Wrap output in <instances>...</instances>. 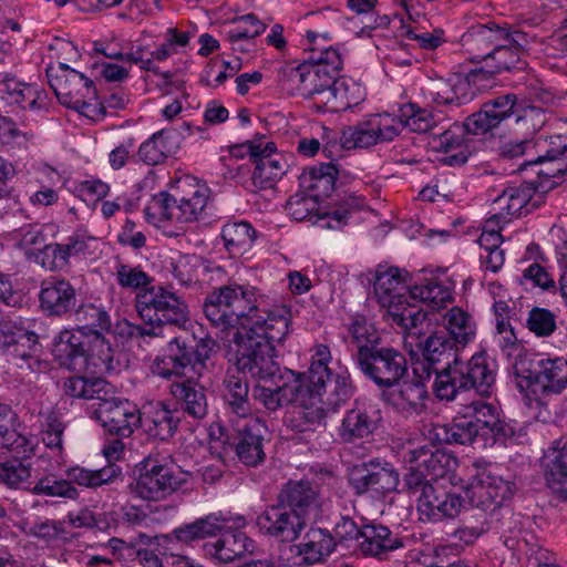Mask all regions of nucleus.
Here are the masks:
<instances>
[{
	"mask_svg": "<svg viewBox=\"0 0 567 567\" xmlns=\"http://www.w3.org/2000/svg\"><path fill=\"white\" fill-rule=\"evenodd\" d=\"M110 384L101 378L87 379L75 375L64 382V391L68 395L93 402H97L103 394H110Z\"/></svg>",
	"mask_w": 567,
	"mask_h": 567,
	"instance_id": "obj_55",
	"label": "nucleus"
},
{
	"mask_svg": "<svg viewBox=\"0 0 567 567\" xmlns=\"http://www.w3.org/2000/svg\"><path fill=\"white\" fill-rule=\"evenodd\" d=\"M311 55L305 61V93L303 97H315L316 94L328 84L332 78L338 76L342 68V59L337 49L327 48L316 51L310 48Z\"/></svg>",
	"mask_w": 567,
	"mask_h": 567,
	"instance_id": "obj_19",
	"label": "nucleus"
},
{
	"mask_svg": "<svg viewBox=\"0 0 567 567\" xmlns=\"http://www.w3.org/2000/svg\"><path fill=\"white\" fill-rule=\"evenodd\" d=\"M6 326H9V332L1 336L0 347L12 360L21 362H16L21 370L34 371V367L40 364L35 357L39 346L37 333L23 327L21 321L7 320Z\"/></svg>",
	"mask_w": 567,
	"mask_h": 567,
	"instance_id": "obj_25",
	"label": "nucleus"
},
{
	"mask_svg": "<svg viewBox=\"0 0 567 567\" xmlns=\"http://www.w3.org/2000/svg\"><path fill=\"white\" fill-rule=\"evenodd\" d=\"M28 535L47 545H56L71 539V534L64 522L49 518L33 522L29 527Z\"/></svg>",
	"mask_w": 567,
	"mask_h": 567,
	"instance_id": "obj_58",
	"label": "nucleus"
},
{
	"mask_svg": "<svg viewBox=\"0 0 567 567\" xmlns=\"http://www.w3.org/2000/svg\"><path fill=\"white\" fill-rule=\"evenodd\" d=\"M399 112L403 127H409L412 132L426 133L435 126L432 112L426 109H421L414 103L402 105Z\"/></svg>",
	"mask_w": 567,
	"mask_h": 567,
	"instance_id": "obj_61",
	"label": "nucleus"
},
{
	"mask_svg": "<svg viewBox=\"0 0 567 567\" xmlns=\"http://www.w3.org/2000/svg\"><path fill=\"white\" fill-rule=\"evenodd\" d=\"M234 23L235 27L227 32V40L230 44L251 40L264 33L267 28L254 13L237 17L234 19Z\"/></svg>",
	"mask_w": 567,
	"mask_h": 567,
	"instance_id": "obj_62",
	"label": "nucleus"
},
{
	"mask_svg": "<svg viewBox=\"0 0 567 567\" xmlns=\"http://www.w3.org/2000/svg\"><path fill=\"white\" fill-rule=\"evenodd\" d=\"M266 424L258 417L247 421L238 430L236 455L247 466H257L265 460L264 441Z\"/></svg>",
	"mask_w": 567,
	"mask_h": 567,
	"instance_id": "obj_33",
	"label": "nucleus"
},
{
	"mask_svg": "<svg viewBox=\"0 0 567 567\" xmlns=\"http://www.w3.org/2000/svg\"><path fill=\"white\" fill-rule=\"evenodd\" d=\"M331 533L323 528H310L302 540L296 545L297 555L307 566L321 564L328 559L336 548Z\"/></svg>",
	"mask_w": 567,
	"mask_h": 567,
	"instance_id": "obj_39",
	"label": "nucleus"
},
{
	"mask_svg": "<svg viewBox=\"0 0 567 567\" xmlns=\"http://www.w3.org/2000/svg\"><path fill=\"white\" fill-rule=\"evenodd\" d=\"M542 355L535 354L524 348H519L512 363L513 373L520 391L535 389L538 374V359Z\"/></svg>",
	"mask_w": 567,
	"mask_h": 567,
	"instance_id": "obj_54",
	"label": "nucleus"
},
{
	"mask_svg": "<svg viewBox=\"0 0 567 567\" xmlns=\"http://www.w3.org/2000/svg\"><path fill=\"white\" fill-rule=\"evenodd\" d=\"M76 290L63 278L51 277L41 282L39 303L48 317H62L76 306Z\"/></svg>",
	"mask_w": 567,
	"mask_h": 567,
	"instance_id": "obj_28",
	"label": "nucleus"
},
{
	"mask_svg": "<svg viewBox=\"0 0 567 567\" xmlns=\"http://www.w3.org/2000/svg\"><path fill=\"white\" fill-rule=\"evenodd\" d=\"M209 188L195 178L178 181L176 193L161 192L153 196L144 213L147 221L157 226L162 221L185 224L195 221L206 207Z\"/></svg>",
	"mask_w": 567,
	"mask_h": 567,
	"instance_id": "obj_6",
	"label": "nucleus"
},
{
	"mask_svg": "<svg viewBox=\"0 0 567 567\" xmlns=\"http://www.w3.org/2000/svg\"><path fill=\"white\" fill-rule=\"evenodd\" d=\"M91 417L99 421L105 432L120 437H130L142 423V414L134 404L109 394L91 404Z\"/></svg>",
	"mask_w": 567,
	"mask_h": 567,
	"instance_id": "obj_16",
	"label": "nucleus"
},
{
	"mask_svg": "<svg viewBox=\"0 0 567 567\" xmlns=\"http://www.w3.org/2000/svg\"><path fill=\"white\" fill-rule=\"evenodd\" d=\"M516 491L513 481L505 480L491 472L480 473L467 491L474 506L485 512H494L509 499Z\"/></svg>",
	"mask_w": 567,
	"mask_h": 567,
	"instance_id": "obj_21",
	"label": "nucleus"
},
{
	"mask_svg": "<svg viewBox=\"0 0 567 567\" xmlns=\"http://www.w3.org/2000/svg\"><path fill=\"white\" fill-rule=\"evenodd\" d=\"M433 373V393L441 401H453L470 390L489 396L495 385V372L484 353H476L466 362L435 368Z\"/></svg>",
	"mask_w": 567,
	"mask_h": 567,
	"instance_id": "obj_5",
	"label": "nucleus"
},
{
	"mask_svg": "<svg viewBox=\"0 0 567 567\" xmlns=\"http://www.w3.org/2000/svg\"><path fill=\"white\" fill-rule=\"evenodd\" d=\"M476 82L474 79H470V73L466 78H455L454 80L439 79L431 83L429 94L437 105L458 107L475 97L472 83Z\"/></svg>",
	"mask_w": 567,
	"mask_h": 567,
	"instance_id": "obj_35",
	"label": "nucleus"
},
{
	"mask_svg": "<svg viewBox=\"0 0 567 567\" xmlns=\"http://www.w3.org/2000/svg\"><path fill=\"white\" fill-rule=\"evenodd\" d=\"M317 492L308 481H289L277 495V503L306 519L316 505Z\"/></svg>",
	"mask_w": 567,
	"mask_h": 567,
	"instance_id": "obj_40",
	"label": "nucleus"
},
{
	"mask_svg": "<svg viewBox=\"0 0 567 567\" xmlns=\"http://www.w3.org/2000/svg\"><path fill=\"white\" fill-rule=\"evenodd\" d=\"M280 381L281 383L275 388L264 385L254 388L252 395L255 400L269 412H275L293 402H305V393H309V390L302 383V379L291 370L280 375Z\"/></svg>",
	"mask_w": 567,
	"mask_h": 567,
	"instance_id": "obj_26",
	"label": "nucleus"
},
{
	"mask_svg": "<svg viewBox=\"0 0 567 567\" xmlns=\"http://www.w3.org/2000/svg\"><path fill=\"white\" fill-rule=\"evenodd\" d=\"M517 96L513 93L497 96L485 102L481 110L471 114L464 122V128L473 135L485 134L501 125L502 122L516 116L514 132L523 138H535L536 133L546 122L545 113L535 106L516 109Z\"/></svg>",
	"mask_w": 567,
	"mask_h": 567,
	"instance_id": "obj_4",
	"label": "nucleus"
},
{
	"mask_svg": "<svg viewBox=\"0 0 567 567\" xmlns=\"http://www.w3.org/2000/svg\"><path fill=\"white\" fill-rule=\"evenodd\" d=\"M74 320L78 322V329L72 332H82L92 334L107 332L111 329V318L109 312L102 306L94 303H82L74 311Z\"/></svg>",
	"mask_w": 567,
	"mask_h": 567,
	"instance_id": "obj_48",
	"label": "nucleus"
},
{
	"mask_svg": "<svg viewBox=\"0 0 567 567\" xmlns=\"http://www.w3.org/2000/svg\"><path fill=\"white\" fill-rule=\"evenodd\" d=\"M240 373L238 370L235 373H227L223 382V398L235 414L246 416L251 411L248 399L249 386Z\"/></svg>",
	"mask_w": 567,
	"mask_h": 567,
	"instance_id": "obj_47",
	"label": "nucleus"
},
{
	"mask_svg": "<svg viewBox=\"0 0 567 567\" xmlns=\"http://www.w3.org/2000/svg\"><path fill=\"white\" fill-rule=\"evenodd\" d=\"M403 481L408 492L416 496L420 520L439 523L460 515L465 499L444 483H422L417 473H406Z\"/></svg>",
	"mask_w": 567,
	"mask_h": 567,
	"instance_id": "obj_8",
	"label": "nucleus"
},
{
	"mask_svg": "<svg viewBox=\"0 0 567 567\" xmlns=\"http://www.w3.org/2000/svg\"><path fill=\"white\" fill-rule=\"evenodd\" d=\"M413 373L415 378L401 385L394 401L398 409L408 412H419L423 408L427 398L425 381L431 379L425 364L421 365V372L419 367H413Z\"/></svg>",
	"mask_w": 567,
	"mask_h": 567,
	"instance_id": "obj_42",
	"label": "nucleus"
},
{
	"mask_svg": "<svg viewBox=\"0 0 567 567\" xmlns=\"http://www.w3.org/2000/svg\"><path fill=\"white\" fill-rule=\"evenodd\" d=\"M171 55H173V53L165 43H162L152 51H150L147 47L138 45L135 50L126 53V60L130 63L138 64L142 70L153 72L164 80L169 81L173 78V73L169 71L161 72L156 62H163Z\"/></svg>",
	"mask_w": 567,
	"mask_h": 567,
	"instance_id": "obj_53",
	"label": "nucleus"
},
{
	"mask_svg": "<svg viewBox=\"0 0 567 567\" xmlns=\"http://www.w3.org/2000/svg\"><path fill=\"white\" fill-rule=\"evenodd\" d=\"M305 394V402H296L298 405L291 419V426L298 432L315 430L326 417L324 395L327 390L320 391L318 394L313 391Z\"/></svg>",
	"mask_w": 567,
	"mask_h": 567,
	"instance_id": "obj_41",
	"label": "nucleus"
},
{
	"mask_svg": "<svg viewBox=\"0 0 567 567\" xmlns=\"http://www.w3.org/2000/svg\"><path fill=\"white\" fill-rule=\"evenodd\" d=\"M207 320L223 331L236 329V365L254 379L268 380L279 371L275 344L289 333L291 311L286 306L266 307L262 295L248 285L229 284L214 289L204 300Z\"/></svg>",
	"mask_w": 567,
	"mask_h": 567,
	"instance_id": "obj_1",
	"label": "nucleus"
},
{
	"mask_svg": "<svg viewBox=\"0 0 567 567\" xmlns=\"http://www.w3.org/2000/svg\"><path fill=\"white\" fill-rule=\"evenodd\" d=\"M112 352L103 332L83 334L66 330L60 333L53 348V355L60 365L73 371L85 369L90 359L104 364L111 362Z\"/></svg>",
	"mask_w": 567,
	"mask_h": 567,
	"instance_id": "obj_9",
	"label": "nucleus"
},
{
	"mask_svg": "<svg viewBox=\"0 0 567 567\" xmlns=\"http://www.w3.org/2000/svg\"><path fill=\"white\" fill-rule=\"evenodd\" d=\"M507 38L508 41L498 43L497 48H494L481 68L470 72V79H474V81L488 80L495 74L517 66L520 61L519 51L527 43L526 34L511 28Z\"/></svg>",
	"mask_w": 567,
	"mask_h": 567,
	"instance_id": "obj_22",
	"label": "nucleus"
},
{
	"mask_svg": "<svg viewBox=\"0 0 567 567\" xmlns=\"http://www.w3.org/2000/svg\"><path fill=\"white\" fill-rule=\"evenodd\" d=\"M172 393L182 401L183 411L195 420L207 414V399L203 386L192 384V381L173 386Z\"/></svg>",
	"mask_w": 567,
	"mask_h": 567,
	"instance_id": "obj_51",
	"label": "nucleus"
},
{
	"mask_svg": "<svg viewBox=\"0 0 567 567\" xmlns=\"http://www.w3.org/2000/svg\"><path fill=\"white\" fill-rule=\"evenodd\" d=\"M18 415L8 404L0 403V447L25 452L28 440L18 430Z\"/></svg>",
	"mask_w": 567,
	"mask_h": 567,
	"instance_id": "obj_52",
	"label": "nucleus"
},
{
	"mask_svg": "<svg viewBox=\"0 0 567 567\" xmlns=\"http://www.w3.org/2000/svg\"><path fill=\"white\" fill-rule=\"evenodd\" d=\"M358 547L363 556L384 560L389 559L393 551L405 547V542L384 525L368 524L362 526Z\"/></svg>",
	"mask_w": 567,
	"mask_h": 567,
	"instance_id": "obj_30",
	"label": "nucleus"
},
{
	"mask_svg": "<svg viewBox=\"0 0 567 567\" xmlns=\"http://www.w3.org/2000/svg\"><path fill=\"white\" fill-rule=\"evenodd\" d=\"M141 414L140 426L150 439L158 441L169 440L176 433L181 422V411L169 408L164 402L145 405Z\"/></svg>",
	"mask_w": 567,
	"mask_h": 567,
	"instance_id": "obj_31",
	"label": "nucleus"
},
{
	"mask_svg": "<svg viewBox=\"0 0 567 567\" xmlns=\"http://www.w3.org/2000/svg\"><path fill=\"white\" fill-rule=\"evenodd\" d=\"M403 130L401 114L390 113L370 115L367 121L348 126L341 133V144L344 148H364L378 143L393 141Z\"/></svg>",
	"mask_w": 567,
	"mask_h": 567,
	"instance_id": "obj_15",
	"label": "nucleus"
},
{
	"mask_svg": "<svg viewBox=\"0 0 567 567\" xmlns=\"http://www.w3.org/2000/svg\"><path fill=\"white\" fill-rule=\"evenodd\" d=\"M358 369L379 388H392L408 372L405 357L389 347L362 346L352 354Z\"/></svg>",
	"mask_w": 567,
	"mask_h": 567,
	"instance_id": "obj_13",
	"label": "nucleus"
},
{
	"mask_svg": "<svg viewBox=\"0 0 567 567\" xmlns=\"http://www.w3.org/2000/svg\"><path fill=\"white\" fill-rule=\"evenodd\" d=\"M178 134L175 130H161L143 142L138 148V157L147 165L162 164L178 147Z\"/></svg>",
	"mask_w": 567,
	"mask_h": 567,
	"instance_id": "obj_43",
	"label": "nucleus"
},
{
	"mask_svg": "<svg viewBox=\"0 0 567 567\" xmlns=\"http://www.w3.org/2000/svg\"><path fill=\"white\" fill-rule=\"evenodd\" d=\"M537 154L535 174L538 189L547 193L558 185L567 186V136L534 138Z\"/></svg>",
	"mask_w": 567,
	"mask_h": 567,
	"instance_id": "obj_14",
	"label": "nucleus"
},
{
	"mask_svg": "<svg viewBox=\"0 0 567 567\" xmlns=\"http://www.w3.org/2000/svg\"><path fill=\"white\" fill-rule=\"evenodd\" d=\"M399 483V473L394 466L379 460L355 467L350 477V484L359 495L369 491L384 495L394 492Z\"/></svg>",
	"mask_w": 567,
	"mask_h": 567,
	"instance_id": "obj_23",
	"label": "nucleus"
},
{
	"mask_svg": "<svg viewBox=\"0 0 567 567\" xmlns=\"http://www.w3.org/2000/svg\"><path fill=\"white\" fill-rule=\"evenodd\" d=\"M409 299L426 303L432 309H440L452 301V291L436 279H429L409 290Z\"/></svg>",
	"mask_w": 567,
	"mask_h": 567,
	"instance_id": "obj_56",
	"label": "nucleus"
},
{
	"mask_svg": "<svg viewBox=\"0 0 567 567\" xmlns=\"http://www.w3.org/2000/svg\"><path fill=\"white\" fill-rule=\"evenodd\" d=\"M260 533L281 543H292L299 538L307 525V519L300 514L286 509L277 504L267 506L256 518Z\"/></svg>",
	"mask_w": 567,
	"mask_h": 567,
	"instance_id": "obj_20",
	"label": "nucleus"
},
{
	"mask_svg": "<svg viewBox=\"0 0 567 567\" xmlns=\"http://www.w3.org/2000/svg\"><path fill=\"white\" fill-rule=\"evenodd\" d=\"M404 461L411 465L408 473L420 474L425 484L444 483L457 463L446 451L427 445L408 451Z\"/></svg>",
	"mask_w": 567,
	"mask_h": 567,
	"instance_id": "obj_18",
	"label": "nucleus"
},
{
	"mask_svg": "<svg viewBox=\"0 0 567 567\" xmlns=\"http://www.w3.org/2000/svg\"><path fill=\"white\" fill-rule=\"evenodd\" d=\"M135 308L147 326L135 328L140 337H163L164 326L183 328L189 321V309L184 298L162 285L140 290Z\"/></svg>",
	"mask_w": 567,
	"mask_h": 567,
	"instance_id": "obj_3",
	"label": "nucleus"
},
{
	"mask_svg": "<svg viewBox=\"0 0 567 567\" xmlns=\"http://www.w3.org/2000/svg\"><path fill=\"white\" fill-rule=\"evenodd\" d=\"M422 357L423 361L414 367L421 369V365L425 364L430 371V377L435 371V368H440V364L447 367L461 361L458 346L445 332H435L424 339Z\"/></svg>",
	"mask_w": 567,
	"mask_h": 567,
	"instance_id": "obj_36",
	"label": "nucleus"
},
{
	"mask_svg": "<svg viewBox=\"0 0 567 567\" xmlns=\"http://www.w3.org/2000/svg\"><path fill=\"white\" fill-rule=\"evenodd\" d=\"M467 415L472 420L478 435L493 436L497 440H506L515 434L514 427L499 419L497 409L483 401H474L467 408Z\"/></svg>",
	"mask_w": 567,
	"mask_h": 567,
	"instance_id": "obj_34",
	"label": "nucleus"
},
{
	"mask_svg": "<svg viewBox=\"0 0 567 567\" xmlns=\"http://www.w3.org/2000/svg\"><path fill=\"white\" fill-rule=\"evenodd\" d=\"M250 162L255 165L251 181L257 188H270L286 173L287 163L284 156L276 151L272 142L261 146L260 143L248 144Z\"/></svg>",
	"mask_w": 567,
	"mask_h": 567,
	"instance_id": "obj_24",
	"label": "nucleus"
},
{
	"mask_svg": "<svg viewBox=\"0 0 567 567\" xmlns=\"http://www.w3.org/2000/svg\"><path fill=\"white\" fill-rule=\"evenodd\" d=\"M538 181L537 176L535 181L505 188L494 200L495 209L498 212L487 219V225L507 223L511 217H519L538 207L544 194L537 187Z\"/></svg>",
	"mask_w": 567,
	"mask_h": 567,
	"instance_id": "obj_17",
	"label": "nucleus"
},
{
	"mask_svg": "<svg viewBox=\"0 0 567 567\" xmlns=\"http://www.w3.org/2000/svg\"><path fill=\"white\" fill-rule=\"evenodd\" d=\"M227 519L220 514L212 513L173 529L175 539L184 544L203 540L208 537H220L206 546L207 553L220 563H233L255 548L254 542L241 530L224 532Z\"/></svg>",
	"mask_w": 567,
	"mask_h": 567,
	"instance_id": "obj_2",
	"label": "nucleus"
},
{
	"mask_svg": "<svg viewBox=\"0 0 567 567\" xmlns=\"http://www.w3.org/2000/svg\"><path fill=\"white\" fill-rule=\"evenodd\" d=\"M409 290L399 268L378 269L374 279V293L379 303L388 308L389 316L396 324L414 327L426 316L409 302Z\"/></svg>",
	"mask_w": 567,
	"mask_h": 567,
	"instance_id": "obj_12",
	"label": "nucleus"
},
{
	"mask_svg": "<svg viewBox=\"0 0 567 567\" xmlns=\"http://www.w3.org/2000/svg\"><path fill=\"white\" fill-rule=\"evenodd\" d=\"M436 147L445 153L443 163L449 166H460L467 162L468 152L462 141L451 131H444L436 136Z\"/></svg>",
	"mask_w": 567,
	"mask_h": 567,
	"instance_id": "obj_63",
	"label": "nucleus"
},
{
	"mask_svg": "<svg viewBox=\"0 0 567 567\" xmlns=\"http://www.w3.org/2000/svg\"><path fill=\"white\" fill-rule=\"evenodd\" d=\"M534 138H514L502 144L499 156L507 161H519L517 171L523 172L530 168L534 173L536 167V150Z\"/></svg>",
	"mask_w": 567,
	"mask_h": 567,
	"instance_id": "obj_50",
	"label": "nucleus"
},
{
	"mask_svg": "<svg viewBox=\"0 0 567 567\" xmlns=\"http://www.w3.org/2000/svg\"><path fill=\"white\" fill-rule=\"evenodd\" d=\"M32 466L27 458H12L0 463V483L10 489L30 492Z\"/></svg>",
	"mask_w": 567,
	"mask_h": 567,
	"instance_id": "obj_49",
	"label": "nucleus"
},
{
	"mask_svg": "<svg viewBox=\"0 0 567 567\" xmlns=\"http://www.w3.org/2000/svg\"><path fill=\"white\" fill-rule=\"evenodd\" d=\"M168 457L150 454L138 464L134 485L136 495L145 501H161L172 495L186 482V472L179 471Z\"/></svg>",
	"mask_w": 567,
	"mask_h": 567,
	"instance_id": "obj_11",
	"label": "nucleus"
},
{
	"mask_svg": "<svg viewBox=\"0 0 567 567\" xmlns=\"http://www.w3.org/2000/svg\"><path fill=\"white\" fill-rule=\"evenodd\" d=\"M556 315L546 308L534 307L529 310L526 327L536 337H550L557 329Z\"/></svg>",
	"mask_w": 567,
	"mask_h": 567,
	"instance_id": "obj_64",
	"label": "nucleus"
},
{
	"mask_svg": "<svg viewBox=\"0 0 567 567\" xmlns=\"http://www.w3.org/2000/svg\"><path fill=\"white\" fill-rule=\"evenodd\" d=\"M381 421V411L375 405H355L346 412L338 435L343 443L368 440L380 427Z\"/></svg>",
	"mask_w": 567,
	"mask_h": 567,
	"instance_id": "obj_27",
	"label": "nucleus"
},
{
	"mask_svg": "<svg viewBox=\"0 0 567 567\" xmlns=\"http://www.w3.org/2000/svg\"><path fill=\"white\" fill-rule=\"evenodd\" d=\"M567 389V360L563 357L538 359V374L533 393L560 394Z\"/></svg>",
	"mask_w": 567,
	"mask_h": 567,
	"instance_id": "obj_38",
	"label": "nucleus"
},
{
	"mask_svg": "<svg viewBox=\"0 0 567 567\" xmlns=\"http://www.w3.org/2000/svg\"><path fill=\"white\" fill-rule=\"evenodd\" d=\"M338 174L339 171L332 162L321 163L305 168L299 181L302 187L316 193L315 197H328L334 190Z\"/></svg>",
	"mask_w": 567,
	"mask_h": 567,
	"instance_id": "obj_45",
	"label": "nucleus"
},
{
	"mask_svg": "<svg viewBox=\"0 0 567 567\" xmlns=\"http://www.w3.org/2000/svg\"><path fill=\"white\" fill-rule=\"evenodd\" d=\"M216 342L212 338H202L192 344L183 337L169 340L165 353L155 358L152 372L161 378H186L188 381L199 379L207 370V360Z\"/></svg>",
	"mask_w": 567,
	"mask_h": 567,
	"instance_id": "obj_7",
	"label": "nucleus"
},
{
	"mask_svg": "<svg viewBox=\"0 0 567 567\" xmlns=\"http://www.w3.org/2000/svg\"><path fill=\"white\" fill-rule=\"evenodd\" d=\"M331 360L330 349L326 344H318L312 354L309 371L297 373V377L302 379V383L309 391H313L316 394L326 391L328 383H332V372L328 367Z\"/></svg>",
	"mask_w": 567,
	"mask_h": 567,
	"instance_id": "obj_44",
	"label": "nucleus"
},
{
	"mask_svg": "<svg viewBox=\"0 0 567 567\" xmlns=\"http://www.w3.org/2000/svg\"><path fill=\"white\" fill-rule=\"evenodd\" d=\"M436 436L447 444L465 445L474 442L478 436V430L466 413L464 416L455 419L451 424L436 427Z\"/></svg>",
	"mask_w": 567,
	"mask_h": 567,
	"instance_id": "obj_57",
	"label": "nucleus"
},
{
	"mask_svg": "<svg viewBox=\"0 0 567 567\" xmlns=\"http://www.w3.org/2000/svg\"><path fill=\"white\" fill-rule=\"evenodd\" d=\"M0 99L22 110H47L48 95L35 85L22 83L10 74H0Z\"/></svg>",
	"mask_w": 567,
	"mask_h": 567,
	"instance_id": "obj_32",
	"label": "nucleus"
},
{
	"mask_svg": "<svg viewBox=\"0 0 567 567\" xmlns=\"http://www.w3.org/2000/svg\"><path fill=\"white\" fill-rule=\"evenodd\" d=\"M47 76L50 87L61 104L82 112L91 107H99L102 115L106 114L105 105L97 102L94 82L83 73L60 63L58 68L49 66Z\"/></svg>",
	"mask_w": 567,
	"mask_h": 567,
	"instance_id": "obj_10",
	"label": "nucleus"
},
{
	"mask_svg": "<svg viewBox=\"0 0 567 567\" xmlns=\"http://www.w3.org/2000/svg\"><path fill=\"white\" fill-rule=\"evenodd\" d=\"M545 478L558 497L567 501V441L553 442L544 455Z\"/></svg>",
	"mask_w": 567,
	"mask_h": 567,
	"instance_id": "obj_37",
	"label": "nucleus"
},
{
	"mask_svg": "<svg viewBox=\"0 0 567 567\" xmlns=\"http://www.w3.org/2000/svg\"><path fill=\"white\" fill-rule=\"evenodd\" d=\"M30 493L49 497H63L78 499L80 492L74 485H70L66 478H56L54 475H47L32 482Z\"/></svg>",
	"mask_w": 567,
	"mask_h": 567,
	"instance_id": "obj_59",
	"label": "nucleus"
},
{
	"mask_svg": "<svg viewBox=\"0 0 567 567\" xmlns=\"http://www.w3.org/2000/svg\"><path fill=\"white\" fill-rule=\"evenodd\" d=\"M512 27L499 25L495 22L481 24L463 37V45L470 54V61L484 63L498 43L508 41V31Z\"/></svg>",
	"mask_w": 567,
	"mask_h": 567,
	"instance_id": "obj_29",
	"label": "nucleus"
},
{
	"mask_svg": "<svg viewBox=\"0 0 567 567\" xmlns=\"http://www.w3.org/2000/svg\"><path fill=\"white\" fill-rule=\"evenodd\" d=\"M449 336L457 343H467L475 334V326L471 317L462 309L455 307L445 315Z\"/></svg>",
	"mask_w": 567,
	"mask_h": 567,
	"instance_id": "obj_60",
	"label": "nucleus"
},
{
	"mask_svg": "<svg viewBox=\"0 0 567 567\" xmlns=\"http://www.w3.org/2000/svg\"><path fill=\"white\" fill-rule=\"evenodd\" d=\"M65 473L66 481H70V485L76 484L91 489L110 485L122 475L121 468L114 464L97 470L74 465L69 467Z\"/></svg>",
	"mask_w": 567,
	"mask_h": 567,
	"instance_id": "obj_46",
	"label": "nucleus"
}]
</instances>
